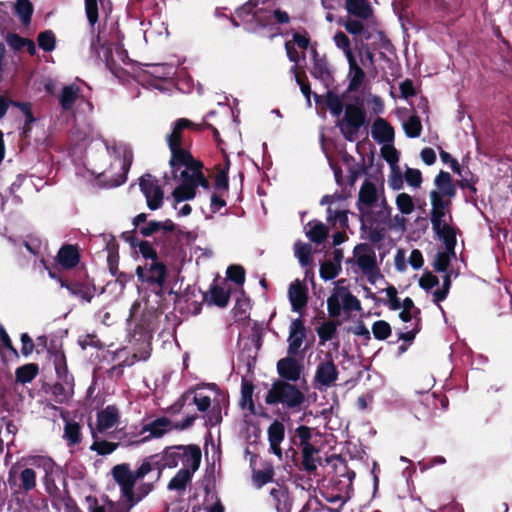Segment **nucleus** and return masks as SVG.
I'll return each mask as SVG.
<instances>
[{"mask_svg":"<svg viewBox=\"0 0 512 512\" xmlns=\"http://www.w3.org/2000/svg\"><path fill=\"white\" fill-rule=\"evenodd\" d=\"M117 446L118 444L116 443L108 442L105 440H98L96 436L90 449L97 452L100 455H108L115 451Z\"/></svg>","mask_w":512,"mask_h":512,"instance_id":"51","label":"nucleus"},{"mask_svg":"<svg viewBox=\"0 0 512 512\" xmlns=\"http://www.w3.org/2000/svg\"><path fill=\"white\" fill-rule=\"evenodd\" d=\"M24 245L33 256L39 258V261L44 268L49 270L45 262V256L48 254L47 242L39 236L32 235L28 237L24 242Z\"/></svg>","mask_w":512,"mask_h":512,"instance_id":"29","label":"nucleus"},{"mask_svg":"<svg viewBox=\"0 0 512 512\" xmlns=\"http://www.w3.org/2000/svg\"><path fill=\"white\" fill-rule=\"evenodd\" d=\"M155 457L145 458L135 470L128 463L115 465L111 469V476L119 487L118 501L105 498L102 503L96 502L90 512H130L153 490L152 482L145 481V478L155 470Z\"/></svg>","mask_w":512,"mask_h":512,"instance_id":"2","label":"nucleus"},{"mask_svg":"<svg viewBox=\"0 0 512 512\" xmlns=\"http://www.w3.org/2000/svg\"><path fill=\"white\" fill-rule=\"evenodd\" d=\"M362 228H368L369 234L368 239L373 244H378L382 242L387 233V224L390 222V218H384L383 220H370L365 221V219L360 218Z\"/></svg>","mask_w":512,"mask_h":512,"instance_id":"24","label":"nucleus"},{"mask_svg":"<svg viewBox=\"0 0 512 512\" xmlns=\"http://www.w3.org/2000/svg\"><path fill=\"white\" fill-rule=\"evenodd\" d=\"M193 402L200 412H206L207 426L212 427L222 421V408L226 407V398L219 392L216 385L210 386L209 394L204 391L195 392Z\"/></svg>","mask_w":512,"mask_h":512,"instance_id":"7","label":"nucleus"},{"mask_svg":"<svg viewBox=\"0 0 512 512\" xmlns=\"http://www.w3.org/2000/svg\"><path fill=\"white\" fill-rule=\"evenodd\" d=\"M171 429V421L166 417H161L145 424L140 431V435L142 436V440L145 441L151 438L161 437Z\"/></svg>","mask_w":512,"mask_h":512,"instance_id":"22","label":"nucleus"},{"mask_svg":"<svg viewBox=\"0 0 512 512\" xmlns=\"http://www.w3.org/2000/svg\"><path fill=\"white\" fill-rule=\"evenodd\" d=\"M136 275L141 287L153 293L156 297L155 303L161 306L163 295L166 292L167 267L161 261H149L142 263L136 268Z\"/></svg>","mask_w":512,"mask_h":512,"instance_id":"6","label":"nucleus"},{"mask_svg":"<svg viewBox=\"0 0 512 512\" xmlns=\"http://www.w3.org/2000/svg\"><path fill=\"white\" fill-rule=\"evenodd\" d=\"M341 271V265H336L335 262L330 260H322V279L332 280Z\"/></svg>","mask_w":512,"mask_h":512,"instance_id":"54","label":"nucleus"},{"mask_svg":"<svg viewBox=\"0 0 512 512\" xmlns=\"http://www.w3.org/2000/svg\"><path fill=\"white\" fill-rule=\"evenodd\" d=\"M183 448L184 446L169 447L161 455H155L156 457L153 459L155 469L157 464H160L162 468H174L180 465Z\"/></svg>","mask_w":512,"mask_h":512,"instance_id":"25","label":"nucleus"},{"mask_svg":"<svg viewBox=\"0 0 512 512\" xmlns=\"http://www.w3.org/2000/svg\"><path fill=\"white\" fill-rule=\"evenodd\" d=\"M325 103L334 117L339 118L340 115L343 113L344 105L337 94L328 91L326 94Z\"/></svg>","mask_w":512,"mask_h":512,"instance_id":"46","label":"nucleus"},{"mask_svg":"<svg viewBox=\"0 0 512 512\" xmlns=\"http://www.w3.org/2000/svg\"><path fill=\"white\" fill-rule=\"evenodd\" d=\"M192 121L181 118L174 122L166 140L171 152L169 161L174 180L178 182L172 192L174 201L178 204L191 200L196 195V189L209 187L208 180L202 172V163L196 160L186 148V129H197Z\"/></svg>","mask_w":512,"mask_h":512,"instance_id":"1","label":"nucleus"},{"mask_svg":"<svg viewBox=\"0 0 512 512\" xmlns=\"http://www.w3.org/2000/svg\"><path fill=\"white\" fill-rule=\"evenodd\" d=\"M78 250L73 245H64L58 252L57 261L66 269L75 267L79 262Z\"/></svg>","mask_w":512,"mask_h":512,"instance_id":"34","label":"nucleus"},{"mask_svg":"<svg viewBox=\"0 0 512 512\" xmlns=\"http://www.w3.org/2000/svg\"><path fill=\"white\" fill-rule=\"evenodd\" d=\"M371 134L373 139L380 144L392 143L395 136L393 126L381 117L374 120L371 128Z\"/></svg>","mask_w":512,"mask_h":512,"instance_id":"23","label":"nucleus"},{"mask_svg":"<svg viewBox=\"0 0 512 512\" xmlns=\"http://www.w3.org/2000/svg\"><path fill=\"white\" fill-rule=\"evenodd\" d=\"M372 333L375 339L383 341L392 333L390 324L385 320H378L372 324Z\"/></svg>","mask_w":512,"mask_h":512,"instance_id":"47","label":"nucleus"},{"mask_svg":"<svg viewBox=\"0 0 512 512\" xmlns=\"http://www.w3.org/2000/svg\"><path fill=\"white\" fill-rule=\"evenodd\" d=\"M192 474L188 469H180L168 484V489L183 491L191 480Z\"/></svg>","mask_w":512,"mask_h":512,"instance_id":"41","label":"nucleus"},{"mask_svg":"<svg viewBox=\"0 0 512 512\" xmlns=\"http://www.w3.org/2000/svg\"><path fill=\"white\" fill-rule=\"evenodd\" d=\"M406 182L415 188H418L421 186L422 183V173L418 169L414 168H407L404 174Z\"/></svg>","mask_w":512,"mask_h":512,"instance_id":"59","label":"nucleus"},{"mask_svg":"<svg viewBox=\"0 0 512 512\" xmlns=\"http://www.w3.org/2000/svg\"><path fill=\"white\" fill-rule=\"evenodd\" d=\"M288 297L293 311L299 312L307 303V291L299 280L290 284Z\"/></svg>","mask_w":512,"mask_h":512,"instance_id":"31","label":"nucleus"},{"mask_svg":"<svg viewBox=\"0 0 512 512\" xmlns=\"http://www.w3.org/2000/svg\"><path fill=\"white\" fill-rule=\"evenodd\" d=\"M403 129L408 138H417L421 135L422 124L419 116L412 115L404 123Z\"/></svg>","mask_w":512,"mask_h":512,"instance_id":"42","label":"nucleus"},{"mask_svg":"<svg viewBox=\"0 0 512 512\" xmlns=\"http://www.w3.org/2000/svg\"><path fill=\"white\" fill-rule=\"evenodd\" d=\"M347 61L349 64V71L351 74L349 88L350 90H356L362 85L365 78V72L358 65L354 55L348 57Z\"/></svg>","mask_w":512,"mask_h":512,"instance_id":"35","label":"nucleus"},{"mask_svg":"<svg viewBox=\"0 0 512 512\" xmlns=\"http://www.w3.org/2000/svg\"><path fill=\"white\" fill-rule=\"evenodd\" d=\"M266 1H262L261 7H258L259 0H249L236 11V17L232 18L234 26L246 25L248 30H252L253 23L262 26V23L270 17L271 9L265 6Z\"/></svg>","mask_w":512,"mask_h":512,"instance_id":"10","label":"nucleus"},{"mask_svg":"<svg viewBox=\"0 0 512 512\" xmlns=\"http://www.w3.org/2000/svg\"><path fill=\"white\" fill-rule=\"evenodd\" d=\"M102 144L105 146V151L108 155H111V154L117 155V157H115V160L111 164V166L112 165L119 166L121 169V173L115 179H112L111 185L119 186L126 181V176L131 167L132 160H133L132 150L124 144H120L118 146H113V147H110L106 143H102Z\"/></svg>","mask_w":512,"mask_h":512,"instance_id":"13","label":"nucleus"},{"mask_svg":"<svg viewBox=\"0 0 512 512\" xmlns=\"http://www.w3.org/2000/svg\"><path fill=\"white\" fill-rule=\"evenodd\" d=\"M396 206L402 214L409 215L415 209L412 197L407 193H400L396 197Z\"/></svg>","mask_w":512,"mask_h":512,"instance_id":"49","label":"nucleus"},{"mask_svg":"<svg viewBox=\"0 0 512 512\" xmlns=\"http://www.w3.org/2000/svg\"><path fill=\"white\" fill-rule=\"evenodd\" d=\"M334 42L336 46L344 52L346 58L354 55L351 49L350 40L344 32L338 31L334 35Z\"/></svg>","mask_w":512,"mask_h":512,"instance_id":"55","label":"nucleus"},{"mask_svg":"<svg viewBox=\"0 0 512 512\" xmlns=\"http://www.w3.org/2000/svg\"><path fill=\"white\" fill-rule=\"evenodd\" d=\"M439 284V279L430 271L423 273L419 279V286L424 290H430Z\"/></svg>","mask_w":512,"mask_h":512,"instance_id":"63","label":"nucleus"},{"mask_svg":"<svg viewBox=\"0 0 512 512\" xmlns=\"http://www.w3.org/2000/svg\"><path fill=\"white\" fill-rule=\"evenodd\" d=\"M325 405V403H322V420L325 422V431L338 433L341 438H344L342 421L335 413V410L339 409V401L334 392H332V403L329 407H324Z\"/></svg>","mask_w":512,"mask_h":512,"instance_id":"15","label":"nucleus"},{"mask_svg":"<svg viewBox=\"0 0 512 512\" xmlns=\"http://www.w3.org/2000/svg\"><path fill=\"white\" fill-rule=\"evenodd\" d=\"M430 203V221L432 229L439 239L442 240L445 249L452 252L453 247H456L457 244L456 232L444 219L447 214L449 215V218L452 219V200L442 199L439 195L433 193V196L430 197Z\"/></svg>","mask_w":512,"mask_h":512,"instance_id":"5","label":"nucleus"},{"mask_svg":"<svg viewBox=\"0 0 512 512\" xmlns=\"http://www.w3.org/2000/svg\"><path fill=\"white\" fill-rule=\"evenodd\" d=\"M455 247H453V251L450 252L448 249H446L445 252L439 251L437 252L434 262H433V268L436 272H445L447 273L448 267L451 262V258L455 257Z\"/></svg>","mask_w":512,"mask_h":512,"instance_id":"40","label":"nucleus"},{"mask_svg":"<svg viewBox=\"0 0 512 512\" xmlns=\"http://www.w3.org/2000/svg\"><path fill=\"white\" fill-rule=\"evenodd\" d=\"M338 323L335 321L322 322V344L335 337Z\"/></svg>","mask_w":512,"mask_h":512,"instance_id":"60","label":"nucleus"},{"mask_svg":"<svg viewBox=\"0 0 512 512\" xmlns=\"http://www.w3.org/2000/svg\"><path fill=\"white\" fill-rule=\"evenodd\" d=\"M434 185L436 189L430 191L429 197H432L433 193H436L442 199L452 200L456 196V185L454 184L453 178L449 172L440 170L434 178Z\"/></svg>","mask_w":512,"mask_h":512,"instance_id":"17","label":"nucleus"},{"mask_svg":"<svg viewBox=\"0 0 512 512\" xmlns=\"http://www.w3.org/2000/svg\"><path fill=\"white\" fill-rule=\"evenodd\" d=\"M333 205L327 207V224L322 223V244L329 237L330 229L340 230L348 228V212L344 210H331Z\"/></svg>","mask_w":512,"mask_h":512,"instance_id":"16","label":"nucleus"},{"mask_svg":"<svg viewBox=\"0 0 512 512\" xmlns=\"http://www.w3.org/2000/svg\"><path fill=\"white\" fill-rule=\"evenodd\" d=\"M354 256L358 267L363 273H369L370 271L376 270V254L369 244H358L354 248Z\"/></svg>","mask_w":512,"mask_h":512,"instance_id":"19","label":"nucleus"},{"mask_svg":"<svg viewBox=\"0 0 512 512\" xmlns=\"http://www.w3.org/2000/svg\"><path fill=\"white\" fill-rule=\"evenodd\" d=\"M38 374V367L35 364H26L16 370V379L21 383L31 382Z\"/></svg>","mask_w":512,"mask_h":512,"instance_id":"45","label":"nucleus"},{"mask_svg":"<svg viewBox=\"0 0 512 512\" xmlns=\"http://www.w3.org/2000/svg\"><path fill=\"white\" fill-rule=\"evenodd\" d=\"M52 357L58 377L65 378L68 373L65 354L62 351H56Z\"/></svg>","mask_w":512,"mask_h":512,"instance_id":"52","label":"nucleus"},{"mask_svg":"<svg viewBox=\"0 0 512 512\" xmlns=\"http://www.w3.org/2000/svg\"><path fill=\"white\" fill-rule=\"evenodd\" d=\"M121 424L120 409L116 405H107L96 414L95 425L91 428L93 438L97 434L110 436L117 431Z\"/></svg>","mask_w":512,"mask_h":512,"instance_id":"11","label":"nucleus"},{"mask_svg":"<svg viewBox=\"0 0 512 512\" xmlns=\"http://www.w3.org/2000/svg\"><path fill=\"white\" fill-rule=\"evenodd\" d=\"M295 256L303 267H308L312 263V249L309 244L297 241L294 244Z\"/></svg>","mask_w":512,"mask_h":512,"instance_id":"39","label":"nucleus"},{"mask_svg":"<svg viewBox=\"0 0 512 512\" xmlns=\"http://www.w3.org/2000/svg\"><path fill=\"white\" fill-rule=\"evenodd\" d=\"M270 495L275 501L277 510L286 509L288 505V491L285 487L276 484L275 487L271 488Z\"/></svg>","mask_w":512,"mask_h":512,"instance_id":"43","label":"nucleus"},{"mask_svg":"<svg viewBox=\"0 0 512 512\" xmlns=\"http://www.w3.org/2000/svg\"><path fill=\"white\" fill-rule=\"evenodd\" d=\"M347 197L345 195L341 194H334V195H325L322 197V205L327 204L333 205L334 210H344L348 211L347 209V203H346ZM333 211V209H331Z\"/></svg>","mask_w":512,"mask_h":512,"instance_id":"48","label":"nucleus"},{"mask_svg":"<svg viewBox=\"0 0 512 512\" xmlns=\"http://www.w3.org/2000/svg\"><path fill=\"white\" fill-rule=\"evenodd\" d=\"M368 124L363 103H350L345 106L343 118L338 120L337 127L345 140L353 142L358 138L360 129Z\"/></svg>","mask_w":512,"mask_h":512,"instance_id":"8","label":"nucleus"},{"mask_svg":"<svg viewBox=\"0 0 512 512\" xmlns=\"http://www.w3.org/2000/svg\"><path fill=\"white\" fill-rule=\"evenodd\" d=\"M227 277L236 284H243L245 281V271L239 265H232L227 269Z\"/></svg>","mask_w":512,"mask_h":512,"instance_id":"61","label":"nucleus"},{"mask_svg":"<svg viewBox=\"0 0 512 512\" xmlns=\"http://www.w3.org/2000/svg\"><path fill=\"white\" fill-rule=\"evenodd\" d=\"M345 7L349 14L363 20L373 15V10L368 0H346Z\"/></svg>","mask_w":512,"mask_h":512,"instance_id":"33","label":"nucleus"},{"mask_svg":"<svg viewBox=\"0 0 512 512\" xmlns=\"http://www.w3.org/2000/svg\"><path fill=\"white\" fill-rule=\"evenodd\" d=\"M14 472L15 467H12L8 475V483L11 487L17 486L18 491L24 493H28L36 487L37 478L34 469L24 468L20 471L17 479L13 476Z\"/></svg>","mask_w":512,"mask_h":512,"instance_id":"18","label":"nucleus"},{"mask_svg":"<svg viewBox=\"0 0 512 512\" xmlns=\"http://www.w3.org/2000/svg\"><path fill=\"white\" fill-rule=\"evenodd\" d=\"M305 338V328L300 320L291 323L288 337V354L296 355Z\"/></svg>","mask_w":512,"mask_h":512,"instance_id":"28","label":"nucleus"},{"mask_svg":"<svg viewBox=\"0 0 512 512\" xmlns=\"http://www.w3.org/2000/svg\"><path fill=\"white\" fill-rule=\"evenodd\" d=\"M269 442L273 445L280 444L284 439V426L279 422H274L268 429Z\"/></svg>","mask_w":512,"mask_h":512,"instance_id":"53","label":"nucleus"},{"mask_svg":"<svg viewBox=\"0 0 512 512\" xmlns=\"http://www.w3.org/2000/svg\"><path fill=\"white\" fill-rule=\"evenodd\" d=\"M61 416L65 421L63 439L66 445L73 451L82 441L81 426L78 422L67 419L64 412H61Z\"/></svg>","mask_w":512,"mask_h":512,"instance_id":"26","label":"nucleus"},{"mask_svg":"<svg viewBox=\"0 0 512 512\" xmlns=\"http://www.w3.org/2000/svg\"><path fill=\"white\" fill-rule=\"evenodd\" d=\"M211 298L217 306L225 307L229 302L230 294L221 287H214L211 290Z\"/></svg>","mask_w":512,"mask_h":512,"instance_id":"56","label":"nucleus"},{"mask_svg":"<svg viewBox=\"0 0 512 512\" xmlns=\"http://www.w3.org/2000/svg\"><path fill=\"white\" fill-rule=\"evenodd\" d=\"M324 476H322V497L329 503H338L337 507H326L322 504V511L340 512L343 505L350 499L353 491V479L355 472L347 466L344 458L336 457V454L325 458L322 464Z\"/></svg>","mask_w":512,"mask_h":512,"instance_id":"3","label":"nucleus"},{"mask_svg":"<svg viewBox=\"0 0 512 512\" xmlns=\"http://www.w3.org/2000/svg\"><path fill=\"white\" fill-rule=\"evenodd\" d=\"M265 6L268 7V9H271L272 13L270 14V17L262 23V26L269 24L272 18H274L277 23L281 24L287 23L289 21V16L285 11L274 9L269 1H266Z\"/></svg>","mask_w":512,"mask_h":512,"instance_id":"58","label":"nucleus"},{"mask_svg":"<svg viewBox=\"0 0 512 512\" xmlns=\"http://www.w3.org/2000/svg\"><path fill=\"white\" fill-rule=\"evenodd\" d=\"M139 252L143 257V263H148L152 260L160 261L157 252L148 241H143L139 244Z\"/></svg>","mask_w":512,"mask_h":512,"instance_id":"57","label":"nucleus"},{"mask_svg":"<svg viewBox=\"0 0 512 512\" xmlns=\"http://www.w3.org/2000/svg\"><path fill=\"white\" fill-rule=\"evenodd\" d=\"M338 378V370L331 360L322 362V386H330Z\"/></svg>","mask_w":512,"mask_h":512,"instance_id":"44","label":"nucleus"},{"mask_svg":"<svg viewBox=\"0 0 512 512\" xmlns=\"http://www.w3.org/2000/svg\"><path fill=\"white\" fill-rule=\"evenodd\" d=\"M201 451L196 445L184 446L181 458V469H188L193 474L200 465Z\"/></svg>","mask_w":512,"mask_h":512,"instance_id":"27","label":"nucleus"},{"mask_svg":"<svg viewBox=\"0 0 512 512\" xmlns=\"http://www.w3.org/2000/svg\"><path fill=\"white\" fill-rule=\"evenodd\" d=\"M277 370L282 378L290 381H297L300 378V365L297 360L286 357L278 361Z\"/></svg>","mask_w":512,"mask_h":512,"instance_id":"30","label":"nucleus"},{"mask_svg":"<svg viewBox=\"0 0 512 512\" xmlns=\"http://www.w3.org/2000/svg\"><path fill=\"white\" fill-rule=\"evenodd\" d=\"M296 45L292 41H286L285 48L287 56L290 61L294 62L295 65L291 68V72L295 74L296 82L300 86L301 92L306 98L307 106L311 107V89L310 85L305 83L304 80L296 73V67L300 60V53L296 50Z\"/></svg>","mask_w":512,"mask_h":512,"instance_id":"20","label":"nucleus"},{"mask_svg":"<svg viewBox=\"0 0 512 512\" xmlns=\"http://www.w3.org/2000/svg\"><path fill=\"white\" fill-rule=\"evenodd\" d=\"M61 287H65L70 294L81 298L85 302H91L94 297L95 287L84 283H66L62 279H59Z\"/></svg>","mask_w":512,"mask_h":512,"instance_id":"32","label":"nucleus"},{"mask_svg":"<svg viewBox=\"0 0 512 512\" xmlns=\"http://www.w3.org/2000/svg\"><path fill=\"white\" fill-rule=\"evenodd\" d=\"M140 189L144 194L147 206L151 210L159 209L163 204L164 193L158 180L150 174H146L140 178Z\"/></svg>","mask_w":512,"mask_h":512,"instance_id":"14","label":"nucleus"},{"mask_svg":"<svg viewBox=\"0 0 512 512\" xmlns=\"http://www.w3.org/2000/svg\"><path fill=\"white\" fill-rule=\"evenodd\" d=\"M302 400V393L295 386L285 382L275 383L266 396L268 404L281 403L289 407L298 406Z\"/></svg>","mask_w":512,"mask_h":512,"instance_id":"12","label":"nucleus"},{"mask_svg":"<svg viewBox=\"0 0 512 512\" xmlns=\"http://www.w3.org/2000/svg\"><path fill=\"white\" fill-rule=\"evenodd\" d=\"M85 10L90 25L94 26L98 21L97 0H85Z\"/></svg>","mask_w":512,"mask_h":512,"instance_id":"64","label":"nucleus"},{"mask_svg":"<svg viewBox=\"0 0 512 512\" xmlns=\"http://www.w3.org/2000/svg\"><path fill=\"white\" fill-rule=\"evenodd\" d=\"M319 451L317 448L310 446L302 449L303 467L306 471L315 472L319 464Z\"/></svg>","mask_w":512,"mask_h":512,"instance_id":"37","label":"nucleus"},{"mask_svg":"<svg viewBox=\"0 0 512 512\" xmlns=\"http://www.w3.org/2000/svg\"><path fill=\"white\" fill-rule=\"evenodd\" d=\"M306 236L315 243H320V222L317 220L309 222L305 228Z\"/></svg>","mask_w":512,"mask_h":512,"instance_id":"62","label":"nucleus"},{"mask_svg":"<svg viewBox=\"0 0 512 512\" xmlns=\"http://www.w3.org/2000/svg\"><path fill=\"white\" fill-rule=\"evenodd\" d=\"M78 96H79V88L77 86H75V85L65 86L62 89V93L59 98L61 107L65 110L72 108V106L74 105Z\"/></svg>","mask_w":512,"mask_h":512,"instance_id":"38","label":"nucleus"},{"mask_svg":"<svg viewBox=\"0 0 512 512\" xmlns=\"http://www.w3.org/2000/svg\"><path fill=\"white\" fill-rule=\"evenodd\" d=\"M27 464L41 469L44 472L43 483L47 493L53 497L60 495L58 481L64 483L61 467L55 461L46 455H32L25 458Z\"/></svg>","mask_w":512,"mask_h":512,"instance_id":"9","label":"nucleus"},{"mask_svg":"<svg viewBox=\"0 0 512 512\" xmlns=\"http://www.w3.org/2000/svg\"><path fill=\"white\" fill-rule=\"evenodd\" d=\"M356 207L359 212V217L370 220H383L390 218L392 207L387 203L383 196L380 200L376 185L365 179L359 189Z\"/></svg>","mask_w":512,"mask_h":512,"instance_id":"4","label":"nucleus"},{"mask_svg":"<svg viewBox=\"0 0 512 512\" xmlns=\"http://www.w3.org/2000/svg\"><path fill=\"white\" fill-rule=\"evenodd\" d=\"M55 44L56 39L52 31L47 30L38 35V45L42 50L51 52L55 49Z\"/></svg>","mask_w":512,"mask_h":512,"instance_id":"50","label":"nucleus"},{"mask_svg":"<svg viewBox=\"0 0 512 512\" xmlns=\"http://www.w3.org/2000/svg\"><path fill=\"white\" fill-rule=\"evenodd\" d=\"M343 449L344 441L338 433L328 431L322 432V453L325 454V458L333 456L334 454H336V457L338 458H343Z\"/></svg>","mask_w":512,"mask_h":512,"instance_id":"21","label":"nucleus"},{"mask_svg":"<svg viewBox=\"0 0 512 512\" xmlns=\"http://www.w3.org/2000/svg\"><path fill=\"white\" fill-rule=\"evenodd\" d=\"M33 10V4L30 0H17L14 5L16 15L25 26H28L31 23Z\"/></svg>","mask_w":512,"mask_h":512,"instance_id":"36","label":"nucleus"}]
</instances>
